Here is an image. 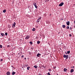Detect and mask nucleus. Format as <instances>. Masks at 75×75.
<instances>
[{
    "mask_svg": "<svg viewBox=\"0 0 75 75\" xmlns=\"http://www.w3.org/2000/svg\"><path fill=\"white\" fill-rule=\"evenodd\" d=\"M72 28L71 27L70 28V30H72Z\"/></svg>",
    "mask_w": 75,
    "mask_h": 75,
    "instance_id": "nucleus-32",
    "label": "nucleus"
},
{
    "mask_svg": "<svg viewBox=\"0 0 75 75\" xmlns=\"http://www.w3.org/2000/svg\"><path fill=\"white\" fill-rule=\"evenodd\" d=\"M66 71H67V69L66 68H64V72H66Z\"/></svg>",
    "mask_w": 75,
    "mask_h": 75,
    "instance_id": "nucleus-12",
    "label": "nucleus"
},
{
    "mask_svg": "<svg viewBox=\"0 0 75 75\" xmlns=\"http://www.w3.org/2000/svg\"><path fill=\"white\" fill-rule=\"evenodd\" d=\"M70 23V22H69V21H68L66 23V24L67 25H69Z\"/></svg>",
    "mask_w": 75,
    "mask_h": 75,
    "instance_id": "nucleus-7",
    "label": "nucleus"
},
{
    "mask_svg": "<svg viewBox=\"0 0 75 75\" xmlns=\"http://www.w3.org/2000/svg\"><path fill=\"white\" fill-rule=\"evenodd\" d=\"M41 17H40L39 18L38 20H41Z\"/></svg>",
    "mask_w": 75,
    "mask_h": 75,
    "instance_id": "nucleus-26",
    "label": "nucleus"
},
{
    "mask_svg": "<svg viewBox=\"0 0 75 75\" xmlns=\"http://www.w3.org/2000/svg\"><path fill=\"white\" fill-rule=\"evenodd\" d=\"M37 56L38 57H39L41 56V54L40 53H38L37 54Z\"/></svg>",
    "mask_w": 75,
    "mask_h": 75,
    "instance_id": "nucleus-5",
    "label": "nucleus"
},
{
    "mask_svg": "<svg viewBox=\"0 0 75 75\" xmlns=\"http://www.w3.org/2000/svg\"><path fill=\"white\" fill-rule=\"evenodd\" d=\"M6 74L7 75H10V72L9 71H8L6 73Z\"/></svg>",
    "mask_w": 75,
    "mask_h": 75,
    "instance_id": "nucleus-6",
    "label": "nucleus"
},
{
    "mask_svg": "<svg viewBox=\"0 0 75 75\" xmlns=\"http://www.w3.org/2000/svg\"><path fill=\"white\" fill-rule=\"evenodd\" d=\"M1 35L2 37H3L4 36V33H1Z\"/></svg>",
    "mask_w": 75,
    "mask_h": 75,
    "instance_id": "nucleus-10",
    "label": "nucleus"
},
{
    "mask_svg": "<svg viewBox=\"0 0 75 75\" xmlns=\"http://www.w3.org/2000/svg\"><path fill=\"white\" fill-rule=\"evenodd\" d=\"M29 43L31 44V45H32L33 44V42L32 41H30L29 42Z\"/></svg>",
    "mask_w": 75,
    "mask_h": 75,
    "instance_id": "nucleus-19",
    "label": "nucleus"
},
{
    "mask_svg": "<svg viewBox=\"0 0 75 75\" xmlns=\"http://www.w3.org/2000/svg\"><path fill=\"white\" fill-rule=\"evenodd\" d=\"M71 36H72V35H71V34H70V35H69V36H70V37H71Z\"/></svg>",
    "mask_w": 75,
    "mask_h": 75,
    "instance_id": "nucleus-35",
    "label": "nucleus"
},
{
    "mask_svg": "<svg viewBox=\"0 0 75 75\" xmlns=\"http://www.w3.org/2000/svg\"><path fill=\"white\" fill-rule=\"evenodd\" d=\"M24 59H26V58H24Z\"/></svg>",
    "mask_w": 75,
    "mask_h": 75,
    "instance_id": "nucleus-43",
    "label": "nucleus"
},
{
    "mask_svg": "<svg viewBox=\"0 0 75 75\" xmlns=\"http://www.w3.org/2000/svg\"><path fill=\"white\" fill-rule=\"evenodd\" d=\"M35 30V28H33L32 29V31H34Z\"/></svg>",
    "mask_w": 75,
    "mask_h": 75,
    "instance_id": "nucleus-18",
    "label": "nucleus"
},
{
    "mask_svg": "<svg viewBox=\"0 0 75 75\" xmlns=\"http://www.w3.org/2000/svg\"><path fill=\"white\" fill-rule=\"evenodd\" d=\"M22 58H24V55H22L21 56Z\"/></svg>",
    "mask_w": 75,
    "mask_h": 75,
    "instance_id": "nucleus-34",
    "label": "nucleus"
},
{
    "mask_svg": "<svg viewBox=\"0 0 75 75\" xmlns=\"http://www.w3.org/2000/svg\"><path fill=\"white\" fill-rule=\"evenodd\" d=\"M74 28H75V25L74 26Z\"/></svg>",
    "mask_w": 75,
    "mask_h": 75,
    "instance_id": "nucleus-45",
    "label": "nucleus"
},
{
    "mask_svg": "<svg viewBox=\"0 0 75 75\" xmlns=\"http://www.w3.org/2000/svg\"><path fill=\"white\" fill-rule=\"evenodd\" d=\"M38 44H39L40 43V41H38L37 42Z\"/></svg>",
    "mask_w": 75,
    "mask_h": 75,
    "instance_id": "nucleus-20",
    "label": "nucleus"
},
{
    "mask_svg": "<svg viewBox=\"0 0 75 75\" xmlns=\"http://www.w3.org/2000/svg\"><path fill=\"white\" fill-rule=\"evenodd\" d=\"M11 67H12L13 68V69H14V67H13V66H11Z\"/></svg>",
    "mask_w": 75,
    "mask_h": 75,
    "instance_id": "nucleus-33",
    "label": "nucleus"
},
{
    "mask_svg": "<svg viewBox=\"0 0 75 75\" xmlns=\"http://www.w3.org/2000/svg\"><path fill=\"white\" fill-rule=\"evenodd\" d=\"M60 50H61V48H60Z\"/></svg>",
    "mask_w": 75,
    "mask_h": 75,
    "instance_id": "nucleus-50",
    "label": "nucleus"
},
{
    "mask_svg": "<svg viewBox=\"0 0 75 75\" xmlns=\"http://www.w3.org/2000/svg\"><path fill=\"white\" fill-rule=\"evenodd\" d=\"M66 27V26H65V25H62V27L64 28H65Z\"/></svg>",
    "mask_w": 75,
    "mask_h": 75,
    "instance_id": "nucleus-9",
    "label": "nucleus"
},
{
    "mask_svg": "<svg viewBox=\"0 0 75 75\" xmlns=\"http://www.w3.org/2000/svg\"><path fill=\"white\" fill-rule=\"evenodd\" d=\"M8 47H10V46H9V45H8Z\"/></svg>",
    "mask_w": 75,
    "mask_h": 75,
    "instance_id": "nucleus-47",
    "label": "nucleus"
},
{
    "mask_svg": "<svg viewBox=\"0 0 75 75\" xmlns=\"http://www.w3.org/2000/svg\"><path fill=\"white\" fill-rule=\"evenodd\" d=\"M54 69H56V66L53 67Z\"/></svg>",
    "mask_w": 75,
    "mask_h": 75,
    "instance_id": "nucleus-29",
    "label": "nucleus"
},
{
    "mask_svg": "<svg viewBox=\"0 0 75 75\" xmlns=\"http://www.w3.org/2000/svg\"><path fill=\"white\" fill-rule=\"evenodd\" d=\"M2 45H0V47H2Z\"/></svg>",
    "mask_w": 75,
    "mask_h": 75,
    "instance_id": "nucleus-36",
    "label": "nucleus"
},
{
    "mask_svg": "<svg viewBox=\"0 0 75 75\" xmlns=\"http://www.w3.org/2000/svg\"><path fill=\"white\" fill-rule=\"evenodd\" d=\"M34 48L32 47L31 48V49L32 50H33V49Z\"/></svg>",
    "mask_w": 75,
    "mask_h": 75,
    "instance_id": "nucleus-30",
    "label": "nucleus"
},
{
    "mask_svg": "<svg viewBox=\"0 0 75 75\" xmlns=\"http://www.w3.org/2000/svg\"><path fill=\"white\" fill-rule=\"evenodd\" d=\"M74 24H75V21H74Z\"/></svg>",
    "mask_w": 75,
    "mask_h": 75,
    "instance_id": "nucleus-44",
    "label": "nucleus"
},
{
    "mask_svg": "<svg viewBox=\"0 0 75 75\" xmlns=\"http://www.w3.org/2000/svg\"><path fill=\"white\" fill-rule=\"evenodd\" d=\"M74 69H72L71 70L70 72H71V73H72V72H74Z\"/></svg>",
    "mask_w": 75,
    "mask_h": 75,
    "instance_id": "nucleus-8",
    "label": "nucleus"
},
{
    "mask_svg": "<svg viewBox=\"0 0 75 75\" xmlns=\"http://www.w3.org/2000/svg\"><path fill=\"white\" fill-rule=\"evenodd\" d=\"M34 8H33V7H32L31 8V9H33Z\"/></svg>",
    "mask_w": 75,
    "mask_h": 75,
    "instance_id": "nucleus-41",
    "label": "nucleus"
},
{
    "mask_svg": "<svg viewBox=\"0 0 75 75\" xmlns=\"http://www.w3.org/2000/svg\"><path fill=\"white\" fill-rule=\"evenodd\" d=\"M12 49L13 50V48H12Z\"/></svg>",
    "mask_w": 75,
    "mask_h": 75,
    "instance_id": "nucleus-49",
    "label": "nucleus"
},
{
    "mask_svg": "<svg viewBox=\"0 0 75 75\" xmlns=\"http://www.w3.org/2000/svg\"><path fill=\"white\" fill-rule=\"evenodd\" d=\"M30 38V36L27 35L25 38V39H26L27 40Z\"/></svg>",
    "mask_w": 75,
    "mask_h": 75,
    "instance_id": "nucleus-4",
    "label": "nucleus"
},
{
    "mask_svg": "<svg viewBox=\"0 0 75 75\" xmlns=\"http://www.w3.org/2000/svg\"><path fill=\"white\" fill-rule=\"evenodd\" d=\"M48 1H49V0H46L45 2H48Z\"/></svg>",
    "mask_w": 75,
    "mask_h": 75,
    "instance_id": "nucleus-28",
    "label": "nucleus"
},
{
    "mask_svg": "<svg viewBox=\"0 0 75 75\" xmlns=\"http://www.w3.org/2000/svg\"><path fill=\"white\" fill-rule=\"evenodd\" d=\"M14 69H16L15 67H14Z\"/></svg>",
    "mask_w": 75,
    "mask_h": 75,
    "instance_id": "nucleus-46",
    "label": "nucleus"
},
{
    "mask_svg": "<svg viewBox=\"0 0 75 75\" xmlns=\"http://www.w3.org/2000/svg\"><path fill=\"white\" fill-rule=\"evenodd\" d=\"M65 53L66 54H68L66 52H65Z\"/></svg>",
    "mask_w": 75,
    "mask_h": 75,
    "instance_id": "nucleus-40",
    "label": "nucleus"
},
{
    "mask_svg": "<svg viewBox=\"0 0 75 75\" xmlns=\"http://www.w3.org/2000/svg\"><path fill=\"white\" fill-rule=\"evenodd\" d=\"M10 25H8V28H10V27H10Z\"/></svg>",
    "mask_w": 75,
    "mask_h": 75,
    "instance_id": "nucleus-39",
    "label": "nucleus"
},
{
    "mask_svg": "<svg viewBox=\"0 0 75 75\" xmlns=\"http://www.w3.org/2000/svg\"><path fill=\"white\" fill-rule=\"evenodd\" d=\"M48 75H51V74H50V73L49 72H48L47 73Z\"/></svg>",
    "mask_w": 75,
    "mask_h": 75,
    "instance_id": "nucleus-27",
    "label": "nucleus"
},
{
    "mask_svg": "<svg viewBox=\"0 0 75 75\" xmlns=\"http://www.w3.org/2000/svg\"><path fill=\"white\" fill-rule=\"evenodd\" d=\"M38 75H42V74H39Z\"/></svg>",
    "mask_w": 75,
    "mask_h": 75,
    "instance_id": "nucleus-42",
    "label": "nucleus"
},
{
    "mask_svg": "<svg viewBox=\"0 0 75 75\" xmlns=\"http://www.w3.org/2000/svg\"><path fill=\"white\" fill-rule=\"evenodd\" d=\"M75 6V4H74Z\"/></svg>",
    "mask_w": 75,
    "mask_h": 75,
    "instance_id": "nucleus-51",
    "label": "nucleus"
},
{
    "mask_svg": "<svg viewBox=\"0 0 75 75\" xmlns=\"http://www.w3.org/2000/svg\"><path fill=\"white\" fill-rule=\"evenodd\" d=\"M29 52V54H30H30H31V53L30 52Z\"/></svg>",
    "mask_w": 75,
    "mask_h": 75,
    "instance_id": "nucleus-37",
    "label": "nucleus"
},
{
    "mask_svg": "<svg viewBox=\"0 0 75 75\" xmlns=\"http://www.w3.org/2000/svg\"><path fill=\"white\" fill-rule=\"evenodd\" d=\"M34 67L35 68H38V66L35 65V66H34Z\"/></svg>",
    "mask_w": 75,
    "mask_h": 75,
    "instance_id": "nucleus-14",
    "label": "nucleus"
},
{
    "mask_svg": "<svg viewBox=\"0 0 75 75\" xmlns=\"http://www.w3.org/2000/svg\"><path fill=\"white\" fill-rule=\"evenodd\" d=\"M3 13H6V10L4 9L3 11Z\"/></svg>",
    "mask_w": 75,
    "mask_h": 75,
    "instance_id": "nucleus-16",
    "label": "nucleus"
},
{
    "mask_svg": "<svg viewBox=\"0 0 75 75\" xmlns=\"http://www.w3.org/2000/svg\"><path fill=\"white\" fill-rule=\"evenodd\" d=\"M30 67H27V69L28 70H29L30 69Z\"/></svg>",
    "mask_w": 75,
    "mask_h": 75,
    "instance_id": "nucleus-17",
    "label": "nucleus"
},
{
    "mask_svg": "<svg viewBox=\"0 0 75 75\" xmlns=\"http://www.w3.org/2000/svg\"><path fill=\"white\" fill-rule=\"evenodd\" d=\"M15 74H16V72L14 71H13L12 73V75H14Z\"/></svg>",
    "mask_w": 75,
    "mask_h": 75,
    "instance_id": "nucleus-11",
    "label": "nucleus"
},
{
    "mask_svg": "<svg viewBox=\"0 0 75 75\" xmlns=\"http://www.w3.org/2000/svg\"><path fill=\"white\" fill-rule=\"evenodd\" d=\"M70 53V51H67V54H69Z\"/></svg>",
    "mask_w": 75,
    "mask_h": 75,
    "instance_id": "nucleus-22",
    "label": "nucleus"
},
{
    "mask_svg": "<svg viewBox=\"0 0 75 75\" xmlns=\"http://www.w3.org/2000/svg\"><path fill=\"white\" fill-rule=\"evenodd\" d=\"M8 33H5V35H7Z\"/></svg>",
    "mask_w": 75,
    "mask_h": 75,
    "instance_id": "nucleus-25",
    "label": "nucleus"
},
{
    "mask_svg": "<svg viewBox=\"0 0 75 75\" xmlns=\"http://www.w3.org/2000/svg\"><path fill=\"white\" fill-rule=\"evenodd\" d=\"M33 5H34V6H35L37 5V4H36V3L35 2H34V3L33 4Z\"/></svg>",
    "mask_w": 75,
    "mask_h": 75,
    "instance_id": "nucleus-13",
    "label": "nucleus"
},
{
    "mask_svg": "<svg viewBox=\"0 0 75 75\" xmlns=\"http://www.w3.org/2000/svg\"><path fill=\"white\" fill-rule=\"evenodd\" d=\"M68 57H69V56H68V55H66L65 54H64V57L65 58H66V59H67L68 58Z\"/></svg>",
    "mask_w": 75,
    "mask_h": 75,
    "instance_id": "nucleus-1",
    "label": "nucleus"
},
{
    "mask_svg": "<svg viewBox=\"0 0 75 75\" xmlns=\"http://www.w3.org/2000/svg\"><path fill=\"white\" fill-rule=\"evenodd\" d=\"M69 26H68L66 28H67V29H69Z\"/></svg>",
    "mask_w": 75,
    "mask_h": 75,
    "instance_id": "nucleus-23",
    "label": "nucleus"
},
{
    "mask_svg": "<svg viewBox=\"0 0 75 75\" xmlns=\"http://www.w3.org/2000/svg\"><path fill=\"white\" fill-rule=\"evenodd\" d=\"M63 5H64V2H62L61 4H60L59 5V6H62Z\"/></svg>",
    "mask_w": 75,
    "mask_h": 75,
    "instance_id": "nucleus-2",
    "label": "nucleus"
},
{
    "mask_svg": "<svg viewBox=\"0 0 75 75\" xmlns=\"http://www.w3.org/2000/svg\"><path fill=\"white\" fill-rule=\"evenodd\" d=\"M28 65H26L25 66V67H28Z\"/></svg>",
    "mask_w": 75,
    "mask_h": 75,
    "instance_id": "nucleus-31",
    "label": "nucleus"
},
{
    "mask_svg": "<svg viewBox=\"0 0 75 75\" xmlns=\"http://www.w3.org/2000/svg\"><path fill=\"white\" fill-rule=\"evenodd\" d=\"M40 20H39V19H38L36 21V22L37 23H39V22H40Z\"/></svg>",
    "mask_w": 75,
    "mask_h": 75,
    "instance_id": "nucleus-15",
    "label": "nucleus"
},
{
    "mask_svg": "<svg viewBox=\"0 0 75 75\" xmlns=\"http://www.w3.org/2000/svg\"><path fill=\"white\" fill-rule=\"evenodd\" d=\"M16 23L14 22V24L13 25H12V27H13V28H14L15 27V26H16Z\"/></svg>",
    "mask_w": 75,
    "mask_h": 75,
    "instance_id": "nucleus-3",
    "label": "nucleus"
},
{
    "mask_svg": "<svg viewBox=\"0 0 75 75\" xmlns=\"http://www.w3.org/2000/svg\"><path fill=\"white\" fill-rule=\"evenodd\" d=\"M3 59H1V61H3Z\"/></svg>",
    "mask_w": 75,
    "mask_h": 75,
    "instance_id": "nucleus-38",
    "label": "nucleus"
},
{
    "mask_svg": "<svg viewBox=\"0 0 75 75\" xmlns=\"http://www.w3.org/2000/svg\"><path fill=\"white\" fill-rule=\"evenodd\" d=\"M1 48H2V47H1Z\"/></svg>",
    "mask_w": 75,
    "mask_h": 75,
    "instance_id": "nucleus-48",
    "label": "nucleus"
},
{
    "mask_svg": "<svg viewBox=\"0 0 75 75\" xmlns=\"http://www.w3.org/2000/svg\"><path fill=\"white\" fill-rule=\"evenodd\" d=\"M35 7L36 8H37L38 7H37V5H35Z\"/></svg>",
    "mask_w": 75,
    "mask_h": 75,
    "instance_id": "nucleus-24",
    "label": "nucleus"
},
{
    "mask_svg": "<svg viewBox=\"0 0 75 75\" xmlns=\"http://www.w3.org/2000/svg\"><path fill=\"white\" fill-rule=\"evenodd\" d=\"M49 71H50V72H51V71H52L51 69H49Z\"/></svg>",
    "mask_w": 75,
    "mask_h": 75,
    "instance_id": "nucleus-21",
    "label": "nucleus"
}]
</instances>
